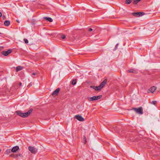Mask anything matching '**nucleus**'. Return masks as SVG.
Listing matches in <instances>:
<instances>
[{"label": "nucleus", "mask_w": 160, "mask_h": 160, "mask_svg": "<svg viewBox=\"0 0 160 160\" xmlns=\"http://www.w3.org/2000/svg\"><path fill=\"white\" fill-rule=\"evenodd\" d=\"M22 83L21 82H20L19 83V86H21L22 85Z\"/></svg>", "instance_id": "nucleus-29"}, {"label": "nucleus", "mask_w": 160, "mask_h": 160, "mask_svg": "<svg viewBox=\"0 0 160 160\" xmlns=\"http://www.w3.org/2000/svg\"><path fill=\"white\" fill-rule=\"evenodd\" d=\"M24 41L25 43H26V44L28 43V40L26 39H24Z\"/></svg>", "instance_id": "nucleus-24"}, {"label": "nucleus", "mask_w": 160, "mask_h": 160, "mask_svg": "<svg viewBox=\"0 0 160 160\" xmlns=\"http://www.w3.org/2000/svg\"><path fill=\"white\" fill-rule=\"evenodd\" d=\"M91 88L94 89L95 90H100V89L98 88V86H90Z\"/></svg>", "instance_id": "nucleus-15"}, {"label": "nucleus", "mask_w": 160, "mask_h": 160, "mask_svg": "<svg viewBox=\"0 0 160 160\" xmlns=\"http://www.w3.org/2000/svg\"><path fill=\"white\" fill-rule=\"evenodd\" d=\"M28 149L30 152L33 154H35L37 152V149L32 146H29L28 147Z\"/></svg>", "instance_id": "nucleus-4"}, {"label": "nucleus", "mask_w": 160, "mask_h": 160, "mask_svg": "<svg viewBox=\"0 0 160 160\" xmlns=\"http://www.w3.org/2000/svg\"><path fill=\"white\" fill-rule=\"evenodd\" d=\"M132 2V0H126L125 1V3L127 4H130Z\"/></svg>", "instance_id": "nucleus-20"}, {"label": "nucleus", "mask_w": 160, "mask_h": 160, "mask_svg": "<svg viewBox=\"0 0 160 160\" xmlns=\"http://www.w3.org/2000/svg\"><path fill=\"white\" fill-rule=\"evenodd\" d=\"M107 82V80L106 79L104 80L100 85L98 86V88L100 90L105 85Z\"/></svg>", "instance_id": "nucleus-6"}, {"label": "nucleus", "mask_w": 160, "mask_h": 160, "mask_svg": "<svg viewBox=\"0 0 160 160\" xmlns=\"http://www.w3.org/2000/svg\"><path fill=\"white\" fill-rule=\"evenodd\" d=\"M37 74V73H36V72H33V73H32V75H36Z\"/></svg>", "instance_id": "nucleus-26"}, {"label": "nucleus", "mask_w": 160, "mask_h": 160, "mask_svg": "<svg viewBox=\"0 0 160 160\" xmlns=\"http://www.w3.org/2000/svg\"><path fill=\"white\" fill-rule=\"evenodd\" d=\"M141 0H134L133 3L134 4H137Z\"/></svg>", "instance_id": "nucleus-19"}, {"label": "nucleus", "mask_w": 160, "mask_h": 160, "mask_svg": "<svg viewBox=\"0 0 160 160\" xmlns=\"http://www.w3.org/2000/svg\"><path fill=\"white\" fill-rule=\"evenodd\" d=\"M134 110L137 113L140 114H142L143 113L142 108L141 107L134 108Z\"/></svg>", "instance_id": "nucleus-3"}, {"label": "nucleus", "mask_w": 160, "mask_h": 160, "mask_svg": "<svg viewBox=\"0 0 160 160\" xmlns=\"http://www.w3.org/2000/svg\"><path fill=\"white\" fill-rule=\"evenodd\" d=\"M1 149H0V152H1Z\"/></svg>", "instance_id": "nucleus-33"}, {"label": "nucleus", "mask_w": 160, "mask_h": 160, "mask_svg": "<svg viewBox=\"0 0 160 160\" xmlns=\"http://www.w3.org/2000/svg\"><path fill=\"white\" fill-rule=\"evenodd\" d=\"M2 18L4 20L5 18L6 17L5 16H3L2 17Z\"/></svg>", "instance_id": "nucleus-28"}, {"label": "nucleus", "mask_w": 160, "mask_h": 160, "mask_svg": "<svg viewBox=\"0 0 160 160\" xmlns=\"http://www.w3.org/2000/svg\"><path fill=\"white\" fill-rule=\"evenodd\" d=\"M92 29L91 28H89V30H88V31H89V32H91V31H92Z\"/></svg>", "instance_id": "nucleus-27"}, {"label": "nucleus", "mask_w": 160, "mask_h": 160, "mask_svg": "<svg viewBox=\"0 0 160 160\" xmlns=\"http://www.w3.org/2000/svg\"><path fill=\"white\" fill-rule=\"evenodd\" d=\"M44 18L50 22H51L52 21V19L50 18L45 17Z\"/></svg>", "instance_id": "nucleus-18"}, {"label": "nucleus", "mask_w": 160, "mask_h": 160, "mask_svg": "<svg viewBox=\"0 0 160 160\" xmlns=\"http://www.w3.org/2000/svg\"><path fill=\"white\" fill-rule=\"evenodd\" d=\"M84 139L85 140V142H84V144H85L87 141H86V137L85 136L84 137Z\"/></svg>", "instance_id": "nucleus-25"}, {"label": "nucleus", "mask_w": 160, "mask_h": 160, "mask_svg": "<svg viewBox=\"0 0 160 160\" xmlns=\"http://www.w3.org/2000/svg\"><path fill=\"white\" fill-rule=\"evenodd\" d=\"M75 117L79 121H84V119L80 115H76Z\"/></svg>", "instance_id": "nucleus-9"}, {"label": "nucleus", "mask_w": 160, "mask_h": 160, "mask_svg": "<svg viewBox=\"0 0 160 160\" xmlns=\"http://www.w3.org/2000/svg\"><path fill=\"white\" fill-rule=\"evenodd\" d=\"M157 103V101H153L152 102L151 104H153L154 105H155Z\"/></svg>", "instance_id": "nucleus-22"}, {"label": "nucleus", "mask_w": 160, "mask_h": 160, "mask_svg": "<svg viewBox=\"0 0 160 160\" xmlns=\"http://www.w3.org/2000/svg\"><path fill=\"white\" fill-rule=\"evenodd\" d=\"M1 34V33L0 32V34Z\"/></svg>", "instance_id": "nucleus-34"}, {"label": "nucleus", "mask_w": 160, "mask_h": 160, "mask_svg": "<svg viewBox=\"0 0 160 160\" xmlns=\"http://www.w3.org/2000/svg\"><path fill=\"white\" fill-rule=\"evenodd\" d=\"M102 97V96L101 95H99L97 96H94L92 97L88 98V100L89 101H93L100 99Z\"/></svg>", "instance_id": "nucleus-2"}, {"label": "nucleus", "mask_w": 160, "mask_h": 160, "mask_svg": "<svg viewBox=\"0 0 160 160\" xmlns=\"http://www.w3.org/2000/svg\"><path fill=\"white\" fill-rule=\"evenodd\" d=\"M4 25L6 26H8L10 24V21L8 20L5 21L4 22Z\"/></svg>", "instance_id": "nucleus-16"}, {"label": "nucleus", "mask_w": 160, "mask_h": 160, "mask_svg": "<svg viewBox=\"0 0 160 160\" xmlns=\"http://www.w3.org/2000/svg\"><path fill=\"white\" fill-rule=\"evenodd\" d=\"M23 68L20 66H19L16 67V71L17 72H18L21 70H22L23 69Z\"/></svg>", "instance_id": "nucleus-14"}, {"label": "nucleus", "mask_w": 160, "mask_h": 160, "mask_svg": "<svg viewBox=\"0 0 160 160\" xmlns=\"http://www.w3.org/2000/svg\"><path fill=\"white\" fill-rule=\"evenodd\" d=\"M60 88H57L52 93V95L53 96H57L60 91Z\"/></svg>", "instance_id": "nucleus-10"}, {"label": "nucleus", "mask_w": 160, "mask_h": 160, "mask_svg": "<svg viewBox=\"0 0 160 160\" xmlns=\"http://www.w3.org/2000/svg\"><path fill=\"white\" fill-rule=\"evenodd\" d=\"M32 111V109L29 110L27 112L23 113L20 111H17L16 113L19 116L22 118H26L28 116Z\"/></svg>", "instance_id": "nucleus-1"}, {"label": "nucleus", "mask_w": 160, "mask_h": 160, "mask_svg": "<svg viewBox=\"0 0 160 160\" xmlns=\"http://www.w3.org/2000/svg\"><path fill=\"white\" fill-rule=\"evenodd\" d=\"M118 44H116V47H116V48H117V47H118Z\"/></svg>", "instance_id": "nucleus-30"}, {"label": "nucleus", "mask_w": 160, "mask_h": 160, "mask_svg": "<svg viewBox=\"0 0 160 160\" xmlns=\"http://www.w3.org/2000/svg\"><path fill=\"white\" fill-rule=\"evenodd\" d=\"M2 13L0 12V17H2Z\"/></svg>", "instance_id": "nucleus-31"}, {"label": "nucleus", "mask_w": 160, "mask_h": 160, "mask_svg": "<svg viewBox=\"0 0 160 160\" xmlns=\"http://www.w3.org/2000/svg\"><path fill=\"white\" fill-rule=\"evenodd\" d=\"M17 22H18V23H19V20H16Z\"/></svg>", "instance_id": "nucleus-32"}, {"label": "nucleus", "mask_w": 160, "mask_h": 160, "mask_svg": "<svg viewBox=\"0 0 160 160\" xmlns=\"http://www.w3.org/2000/svg\"><path fill=\"white\" fill-rule=\"evenodd\" d=\"M11 52H12L11 50L10 49H8L7 51H3L2 52V54L5 56H7L8 54H9Z\"/></svg>", "instance_id": "nucleus-7"}, {"label": "nucleus", "mask_w": 160, "mask_h": 160, "mask_svg": "<svg viewBox=\"0 0 160 160\" xmlns=\"http://www.w3.org/2000/svg\"><path fill=\"white\" fill-rule=\"evenodd\" d=\"M66 38V36L64 35H62L61 36V38L62 39H65Z\"/></svg>", "instance_id": "nucleus-23"}, {"label": "nucleus", "mask_w": 160, "mask_h": 160, "mask_svg": "<svg viewBox=\"0 0 160 160\" xmlns=\"http://www.w3.org/2000/svg\"><path fill=\"white\" fill-rule=\"evenodd\" d=\"M11 150L12 152H15L19 150V147L18 146H16L13 147Z\"/></svg>", "instance_id": "nucleus-11"}, {"label": "nucleus", "mask_w": 160, "mask_h": 160, "mask_svg": "<svg viewBox=\"0 0 160 160\" xmlns=\"http://www.w3.org/2000/svg\"><path fill=\"white\" fill-rule=\"evenodd\" d=\"M156 89V86H153L151 87L148 90V92L153 93Z\"/></svg>", "instance_id": "nucleus-8"}, {"label": "nucleus", "mask_w": 160, "mask_h": 160, "mask_svg": "<svg viewBox=\"0 0 160 160\" xmlns=\"http://www.w3.org/2000/svg\"><path fill=\"white\" fill-rule=\"evenodd\" d=\"M11 152H12V150L10 149H7L5 152V154H8Z\"/></svg>", "instance_id": "nucleus-17"}, {"label": "nucleus", "mask_w": 160, "mask_h": 160, "mask_svg": "<svg viewBox=\"0 0 160 160\" xmlns=\"http://www.w3.org/2000/svg\"><path fill=\"white\" fill-rule=\"evenodd\" d=\"M76 79L72 81V84L73 85H75L76 84Z\"/></svg>", "instance_id": "nucleus-21"}, {"label": "nucleus", "mask_w": 160, "mask_h": 160, "mask_svg": "<svg viewBox=\"0 0 160 160\" xmlns=\"http://www.w3.org/2000/svg\"><path fill=\"white\" fill-rule=\"evenodd\" d=\"M128 72L129 73H137L138 72V71L136 69H132L128 70Z\"/></svg>", "instance_id": "nucleus-12"}, {"label": "nucleus", "mask_w": 160, "mask_h": 160, "mask_svg": "<svg viewBox=\"0 0 160 160\" xmlns=\"http://www.w3.org/2000/svg\"><path fill=\"white\" fill-rule=\"evenodd\" d=\"M145 13L143 12H133L132 15L134 16L138 17L139 16H142L144 15Z\"/></svg>", "instance_id": "nucleus-5"}, {"label": "nucleus", "mask_w": 160, "mask_h": 160, "mask_svg": "<svg viewBox=\"0 0 160 160\" xmlns=\"http://www.w3.org/2000/svg\"><path fill=\"white\" fill-rule=\"evenodd\" d=\"M21 156V154H11L10 155V156L11 157H13L14 158H17L18 156Z\"/></svg>", "instance_id": "nucleus-13"}]
</instances>
